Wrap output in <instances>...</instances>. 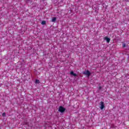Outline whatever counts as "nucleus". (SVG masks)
<instances>
[{
    "label": "nucleus",
    "instance_id": "f257e3e1",
    "mask_svg": "<svg viewBox=\"0 0 129 129\" xmlns=\"http://www.w3.org/2000/svg\"><path fill=\"white\" fill-rule=\"evenodd\" d=\"M83 74H84V75H86L87 76H88V77H89L91 75V73H90V72L89 71L87 70V71H85L83 73Z\"/></svg>",
    "mask_w": 129,
    "mask_h": 129
},
{
    "label": "nucleus",
    "instance_id": "f03ea898",
    "mask_svg": "<svg viewBox=\"0 0 129 129\" xmlns=\"http://www.w3.org/2000/svg\"><path fill=\"white\" fill-rule=\"evenodd\" d=\"M100 109L102 110L104 108V103L103 102H100Z\"/></svg>",
    "mask_w": 129,
    "mask_h": 129
},
{
    "label": "nucleus",
    "instance_id": "7ed1b4c3",
    "mask_svg": "<svg viewBox=\"0 0 129 129\" xmlns=\"http://www.w3.org/2000/svg\"><path fill=\"white\" fill-rule=\"evenodd\" d=\"M58 111L60 112H64L65 111V108H64L63 107L60 106L59 107V108L58 109Z\"/></svg>",
    "mask_w": 129,
    "mask_h": 129
},
{
    "label": "nucleus",
    "instance_id": "20e7f679",
    "mask_svg": "<svg viewBox=\"0 0 129 129\" xmlns=\"http://www.w3.org/2000/svg\"><path fill=\"white\" fill-rule=\"evenodd\" d=\"M105 40H106L107 43H109V42H110V39L107 37H105Z\"/></svg>",
    "mask_w": 129,
    "mask_h": 129
},
{
    "label": "nucleus",
    "instance_id": "39448f33",
    "mask_svg": "<svg viewBox=\"0 0 129 129\" xmlns=\"http://www.w3.org/2000/svg\"><path fill=\"white\" fill-rule=\"evenodd\" d=\"M70 74L71 75H73V76H77L76 74L74 73L73 71L71 72Z\"/></svg>",
    "mask_w": 129,
    "mask_h": 129
},
{
    "label": "nucleus",
    "instance_id": "423d86ee",
    "mask_svg": "<svg viewBox=\"0 0 129 129\" xmlns=\"http://www.w3.org/2000/svg\"><path fill=\"white\" fill-rule=\"evenodd\" d=\"M56 20H57V18L56 17H53L52 19V22H56Z\"/></svg>",
    "mask_w": 129,
    "mask_h": 129
},
{
    "label": "nucleus",
    "instance_id": "0eeeda50",
    "mask_svg": "<svg viewBox=\"0 0 129 129\" xmlns=\"http://www.w3.org/2000/svg\"><path fill=\"white\" fill-rule=\"evenodd\" d=\"M46 24V21H42L41 22V24L42 25H45Z\"/></svg>",
    "mask_w": 129,
    "mask_h": 129
},
{
    "label": "nucleus",
    "instance_id": "6e6552de",
    "mask_svg": "<svg viewBox=\"0 0 129 129\" xmlns=\"http://www.w3.org/2000/svg\"><path fill=\"white\" fill-rule=\"evenodd\" d=\"M35 83H37V84L40 83V81H39V80H36L35 81Z\"/></svg>",
    "mask_w": 129,
    "mask_h": 129
},
{
    "label": "nucleus",
    "instance_id": "1a4fd4ad",
    "mask_svg": "<svg viewBox=\"0 0 129 129\" xmlns=\"http://www.w3.org/2000/svg\"><path fill=\"white\" fill-rule=\"evenodd\" d=\"M2 116H6V113H3L2 114Z\"/></svg>",
    "mask_w": 129,
    "mask_h": 129
},
{
    "label": "nucleus",
    "instance_id": "9d476101",
    "mask_svg": "<svg viewBox=\"0 0 129 129\" xmlns=\"http://www.w3.org/2000/svg\"><path fill=\"white\" fill-rule=\"evenodd\" d=\"M122 47H125V44L123 43L122 44Z\"/></svg>",
    "mask_w": 129,
    "mask_h": 129
}]
</instances>
